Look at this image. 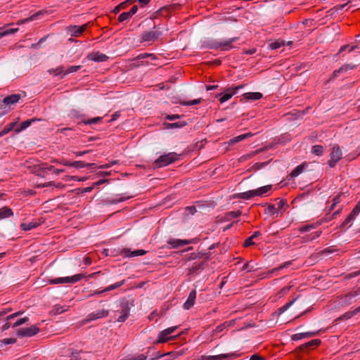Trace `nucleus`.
Returning <instances> with one entry per match:
<instances>
[{"mask_svg":"<svg viewBox=\"0 0 360 360\" xmlns=\"http://www.w3.org/2000/svg\"><path fill=\"white\" fill-rule=\"evenodd\" d=\"M239 37H232L224 41L208 39L202 42V46L209 49H220L223 51H229L234 48L233 44L238 41Z\"/></svg>","mask_w":360,"mask_h":360,"instance_id":"f257e3e1","label":"nucleus"},{"mask_svg":"<svg viewBox=\"0 0 360 360\" xmlns=\"http://www.w3.org/2000/svg\"><path fill=\"white\" fill-rule=\"evenodd\" d=\"M179 155L174 152H171L167 154L160 155L153 162V167L158 168V167L167 166V165L174 162L176 160H177L179 159Z\"/></svg>","mask_w":360,"mask_h":360,"instance_id":"f03ea898","label":"nucleus"},{"mask_svg":"<svg viewBox=\"0 0 360 360\" xmlns=\"http://www.w3.org/2000/svg\"><path fill=\"white\" fill-rule=\"evenodd\" d=\"M133 302L129 303V301L127 298H122L120 302V307L121 309L122 315L120 316L117 321L118 322H124L129 316L131 306H133Z\"/></svg>","mask_w":360,"mask_h":360,"instance_id":"7ed1b4c3","label":"nucleus"},{"mask_svg":"<svg viewBox=\"0 0 360 360\" xmlns=\"http://www.w3.org/2000/svg\"><path fill=\"white\" fill-rule=\"evenodd\" d=\"M342 150L339 146L335 145L332 148V150L330 153V158L328 161V164L330 167H334L338 162L342 158Z\"/></svg>","mask_w":360,"mask_h":360,"instance_id":"20e7f679","label":"nucleus"},{"mask_svg":"<svg viewBox=\"0 0 360 360\" xmlns=\"http://www.w3.org/2000/svg\"><path fill=\"white\" fill-rule=\"evenodd\" d=\"M177 328V326H172L161 331L158 335V342L164 343L171 340H174L176 336H169V335L173 333Z\"/></svg>","mask_w":360,"mask_h":360,"instance_id":"39448f33","label":"nucleus"},{"mask_svg":"<svg viewBox=\"0 0 360 360\" xmlns=\"http://www.w3.org/2000/svg\"><path fill=\"white\" fill-rule=\"evenodd\" d=\"M243 88V86L227 88L224 93L219 94L217 97H219V101L223 103L229 100L233 96L237 94L238 91Z\"/></svg>","mask_w":360,"mask_h":360,"instance_id":"423d86ee","label":"nucleus"},{"mask_svg":"<svg viewBox=\"0 0 360 360\" xmlns=\"http://www.w3.org/2000/svg\"><path fill=\"white\" fill-rule=\"evenodd\" d=\"M162 35L159 30L146 31L141 34V42H153L158 40Z\"/></svg>","mask_w":360,"mask_h":360,"instance_id":"0eeeda50","label":"nucleus"},{"mask_svg":"<svg viewBox=\"0 0 360 360\" xmlns=\"http://www.w3.org/2000/svg\"><path fill=\"white\" fill-rule=\"evenodd\" d=\"M20 98V94H12L3 98L1 103L4 108V114L8 113L10 110V105L18 103Z\"/></svg>","mask_w":360,"mask_h":360,"instance_id":"6e6552de","label":"nucleus"},{"mask_svg":"<svg viewBox=\"0 0 360 360\" xmlns=\"http://www.w3.org/2000/svg\"><path fill=\"white\" fill-rule=\"evenodd\" d=\"M39 332V328L33 325L29 328H23L18 329L16 332V334L18 337L23 338V337H32L37 333Z\"/></svg>","mask_w":360,"mask_h":360,"instance_id":"1a4fd4ad","label":"nucleus"},{"mask_svg":"<svg viewBox=\"0 0 360 360\" xmlns=\"http://www.w3.org/2000/svg\"><path fill=\"white\" fill-rule=\"evenodd\" d=\"M205 257L202 258V260L200 262H195L192 266L188 269L189 274H198L200 271H202L205 266L207 265V261Z\"/></svg>","mask_w":360,"mask_h":360,"instance_id":"9d476101","label":"nucleus"},{"mask_svg":"<svg viewBox=\"0 0 360 360\" xmlns=\"http://www.w3.org/2000/svg\"><path fill=\"white\" fill-rule=\"evenodd\" d=\"M149 352H150V349L148 351L146 356L144 354H140L136 357L129 359L128 360H146V359L148 356L150 357L149 360H155V359H158L160 358L161 356H163L165 355V354H161L160 352H156L155 354L149 356L148 355ZM166 355H170L173 357H175L176 354H175V352H169Z\"/></svg>","mask_w":360,"mask_h":360,"instance_id":"9b49d317","label":"nucleus"},{"mask_svg":"<svg viewBox=\"0 0 360 360\" xmlns=\"http://www.w3.org/2000/svg\"><path fill=\"white\" fill-rule=\"evenodd\" d=\"M210 256V252H203L198 250L197 252L186 254L184 257L186 261H193L196 259H200L204 257H205L207 259H209Z\"/></svg>","mask_w":360,"mask_h":360,"instance_id":"f8f14e48","label":"nucleus"},{"mask_svg":"<svg viewBox=\"0 0 360 360\" xmlns=\"http://www.w3.org/2000/svg\"><path fill=\"white\" fill-rule=\"evenodd\" d=\"M108 314H109V311L108 310H105V309L98 310L96 312H92V313L89 314L87 316L86 319H84L82 322L84 323H89L91 321H94V320L98 319L100 318L106 317L108 316Z\"/></svg>","mask_w":360,"mask_h":360,"instance_id":"ddd939ff","label":"nucleus"},{"mask_svg":"<svg viewBox=\"0 0 360 360\" xmlns=\"http://www.w3.org/2000/svg\"><path fill=\"white\" fill-rule=\"evenodd\" d=\"M86 24L82 25V26L70 25L68 27L67 30L72 37H77L81 35L86 30Z\"/></svg>","mask_w":360,"mask_h":360,"instance_id":"4468645a","label":"nucleus"},{"mask_svg":"<svg viewBox=\"0 0 360 360\" xmlns=\"http://www.w3.org/2000/svg\"><path fill=\"white\" fill-rule=\"evenodd\" d=\"M359 294V293L358 292V291H356V290H352L351 292H349L344 297H341V299H340L341 304L342 305L351 304L352 303L355 302V298Z\"/></svg>","mask_w":360,"mask_h":360,"instance_id":"2eb2a0df","label":"nucleus"},{"mask_svg":"<svg viewBox=\"0 0 360 360\" xmlns=\"http://www.w3.org/2000/svg\"><path fill=\"white\" fill-rule=\"evenodd\" d=\"M235 323L234 320L224 321V323L219 324L216 327L214 330L212 332V337H216L219 333H221L224 330L227 329L228 328L233 326Z\"/></svg>","mask_w":360,"mask_h":360,"instance_id":"dca6fc26","label":"nucleus"},{"mask_svg":"<svg viewBox=\"0 0 360 360\" xmlns=\"http://www.w3.org/2000/svg\"><path fill=\"white\" fill-rule=\"evenodd\" d=\"M125 283V280H122L119 282H117L114 284H112L109 286H108L107 288H105V289L102 290H96L94 291V293L91 294L89 296H93V295H99V294H101L103 292H109V291H111V290H113L115 289H117L118 288H120V286L123 285Z\"/></svg>","mask_w":360,"mask_h":360,"instance_id":"f3484780","label":"nucleus"},{"mask_svg":"<svg viewBox=\"0 0 360 360\" xmlns=\"http://www.w3.org/2000/svg\"><path fill=\"white\" fill-rule=\"evenodd\" d=\"M318 334L319 331H309L305 333H296L292 335L291 340L293 341H297L304 338L314 337Z\"/></svg>","mask_w":360,"mask_h":360,"instance_id":"a211bd4d","label":"nucleus"},{"mask_svg":"<svg viewBox=\"0 0 360 360\" xmlns=\"http://www.w3.org/2000/svg\"><path fill=\"white\" fill-rule=\"evenodd\" d=\"M321 340H319V339L311 340L300 345L298 347V349L300 351H304L306 349H314V348L318 347L321 344Z\"/></svg>","mask_w":360,"mask_h":360,"instance_id":"6ab92c4d","label":"nucleus"},{"mask_svg":"<svg viewBox=\"0 0 360 360\" xmlns=\"http://www.w3.org/2000/svg\"><path fill=\"white\" fill-rule=\"evenodd\" d=\"M357 65H353L352 63L345 64V65H342L339 69L333 71V76H332L331 79H334V78L337 77L338 76V74H340L341 72H347L349 70L355 69L357 67Z\"/></svg>","mask_w":360,"mask_h":360,"instance_id":"aec40b11","label":"nucleus"},{"mask_svg":"<svg viewBox=\"0 0 360 360\" xmlns=\"http://www.w3.org/2000/svg\"><path fill=\"white\" fill-rule=\"evenodd\" d=\"M191 243V240L181 239H170L168 241V244L170 245L172 248L183 247L186 245L190 244Z\"/></svg>","mask_w":360,"mask_h":360,"instance_id":"412c9836","label":"nucleus"},{"mask_svg":"<svg viewBox=\"0 0 360 360\" xmlns=\"http://www.w3.org/2000/svg\"><path fill=\"white\" fill-rule=\"evenodd\" d=\"M195 298H196V290H193L189 293L187 300L184 304V308L185 309H190L194 305Z\"/></svg>","mask_w":360,"mask_h":360,"instance_id":"4be33fe9","label":"nucleus"},{"mask_svg":"<svg viewBox=\"0 0 360 360\" xmlns=\"http://www.w3.org/2000/svg\"><path fill=\"white\" fill-rule=\"evenodd\" d=\"M181 5L179 4H174L168 6H165L160 8L158 11L155 12L157 15H163L164 11H167L168 13L172 12L176 9L180 8Z\"/></svg>","mask_w":360,"mask_h":360,"instance_id":"5701e85b","label":"nucleus"},{"mask_svg":"<svg viewBox=\"0 0 360 360\" xmlns=\"http://www.w3.org/2000/svg\"><path fill=\"white\" fill-rule=\"evenodd\" d=\"M88 58L95 62H105L108 59V57L105 54L96 52L89 55Z\"/></svg>","mask_w":360,"mask_h":360,"instance_id":"b1692460","label":"nucleus"},{"mask_svg":"<svg viewBox=\"0 0 360 360\" xmlns=\"http://www.w3.org/2000/svg\"><path fill=\"white\" fill-rule=\"evenodd\" d=\"M85 278L83 274H75L72 276L63 277V283H75Z\"/></svg>","mask_w":360,"mask_h":360,"instance_id":"393cba45","label":"nucleus"},{"mask_svg":"<svg viewBox=\"0 0 360 360\" xmlns=\"http://www.w3.org/2000/svg\"><path fill=\"white\" fill-rule=\"evenodd\" d=\"M122 252L124 254L126 257H136L143 255L146 253V251L143 250H136L134 251H131L130 249L124 248Z\"/></svg>","mask_w":360,"mask_h":360,"instance_id":"a878e982","label":"nucleus"},{"mask_svg":"<svg viewBox=\"0 0 360 360\" xmlns=\"http://www.w3.org/2000/svg\"><path fill=\"white\" fill-rule=\"evenodd\" d=\"M46 170L52 171L56 174H59L61 172H64L63 169H56L53 166H49L47 167H40L38 170V175L41 176H44V173Z\"/></svg>","mask_w":360,"mask_h":360,"instance_id":"bb28decb","label":"nucleus"},{"mask_svg":"<svg viewBox=\"0 0 360 360\" xmlns=\"http://www.w3.org/2000/svg\"><path fill=\"white\" fill-rule=\"evenodd\" d=\"M39 120L37 119V118H32V119H30V120H27L25 121H23L19 127H17L15 129V133H19L21 131L27 129L28 127H30L32 123L36 122V121H38Z\"/></svg>","mask_w":360,"mask_h":360,"instance_id":"cd10ccee","label":"nucleus"},{"mask_svg":"<svg viewBox=\"0 0 360 360\" xmlns=\"http://www.w3.org/2000/svg\"><path fill=\"white\" fill-rule=\"evenodd\" d=\"M252 136H253V134L251 132L240 134L238 136H236V137L230 139L228 143L229 145H233L234 143L240 142V141H241L247 138L251 137Z\"/></svg>","mask_w":360,"mask_h":360,"instance_id":"c85d7f7f","label":"nucleus"},{"mask_svg":"<svg viewBox=\"0 0 360 360\" xmlns=\"http://www.w3.org/2000/svg\"><path fill=\"white\" fill-rule=\"evenodd\" d=\"M13 215V210L8 207H3L0 208V220L8 218Z\"/></svg>","mask_w":360,"mask_h":360,"instance_id":"c756f323","label":"nucleus"},{"mask_svg":"<svg viewBox=\"0 0 360 360\" xmlns=\"http://www.w3.org/2000/svg\"><path fill=\"white\" fill-rule=\"evenodd\" d=\"M245 100H259L262 98V94L260 92H248L243 95Z\"/></svg>","mask_w":360,"mask_h":360,"instance_id":"7c9ffc66","label":"nucleus"},{"mask_svg":"<svg viewBox=\"0 0 360 360\" xmlns=\"http://www.w3.org/2000/svg\"><path fill=\"white\" fill-rule=\"evenodd\" d=\"M307 166L306 162H303L301 165L297 166L290 173V176L292 178L297 177L298 175H300L304 169Z\"/></svg>","mask_w":360,"mask_h":360,"instance_id":"2f4dec72","label":"nucleus"},{"mask_svg":"<svg viewBox=\"0 0 360 360\" xmlns=\"http://www.w3.org/2000/svg\"><path fill=\"white\" fill-rule=\"evenodd\" d=\"M272 188L271 185L262 186L257 189L253 190L255 196H262L264 194L269 192Z\"/></svg>","mask_w":360,"mask_h":360,"instance_id":"473e14b6","label":"nucleus"},{"mask_svg":"<svg viewBox=\"0 0 360 360\" xmlns=\"http://www.w3.org/2000/svg\"><path fill=\"white\" fill-rule=\"evenodd\" d=\"M95 166V163H85L83 161H74L71 163V167L75 168L92 167Z\"/></svg>","mask_w":360,"mask_h":360,"instance_id":"72a5a7b5","label":"nucleus"},{"mask_svg":"<svg viewBox=\"0 0 360 360\" xmlns=\"http://www.w3.org/2000/svg\"><path fill=\"white\" fill-rule=\"evenodd\" d=\"M254 191L253 190L248 191L243 193H237L234 195V198H240V199H244V200H248L252 198H254Z\"/></svg>","mask_w":360,"mask_h":360,"instance_id":"f704fd0d","label":"nucleus"},{"mask_svg":"<svg viewBox=\"0 0 360 360\" xmlns=\"http://www.w3.org/2000/svg\"><path fill=\"white\" fill-rule=\"evenodd\" d=\"M167 129L182 128L188 124L186 121H179L173 123L165 122L164 124Z\"/></svg>","mask_w":360,"mask_h":360,"instance_id":"c9c22d12","label":"nucleus"},{"mask_svg":"<svg viewBox=\"0 0 360 360\" xmlns=\"http://www.w3.org/2000/svg\"><path fill=\"white\" fill-rule=\"evenodd\" d=\"M237 356L235 353H229V354H221L218 355L212 356L213 360H224L229 359H234Z\"/></svg>","mask_w":360,"mask_h":360,"instance_id":"e433bc0d","label":"nucleus"},{"mask_svg":"<svg viewBox=\"0 0 360 360\" xmlns=\"http://www.w3.org/2000/svg\"><path fill=\"white\" fill-rule=\"evenodd\" d=\"M16 124L17 122H13L5 126V127L0 131V137L7 134L8 132L12 131L15 128Z\"/></svg>","mask_w":360,"mask_h":360,"instance_id":"4c0bfd02","label":"nucleus"},{"mask_svg":"<svg viewBox=\"0 0 360 360\" xmlns=\"http://www.w3.org/2000/svg\"><path fill=\"white\" fill-rule=\"evenodd\" d=\"M242 214V212L240 210L237 211H231L225 213L224 219L225 220H231L232 219L238 217Z\"/></svg>","mask_w":360,"mask_h":360,"instance_id":"58836bf2","label":"nucleus"},{"mask_svg":"<svg viewBox=\"0 0 360 360\" xmlns=\"http://www.w3.org/2000/svg\"><path fill=\"white\" fill-rule=\"evenodd\" d=\"M296 300V298L292 300L291 301L287 302L285 305H283V307L278 308L275 312L274 314H277V315H281V314H283L284 311H285Z\"/></svg>","mask_w":360,"mask_h":360,"instance_id":"ea45409f","label":"nucleus"},{"mask_svg":"<svg viewBox=\"0 0 360 360\" xmlns=\"http://www.w3.org/2000/svg\"><path fill=\"white\" fill-rule=\"evenodd\" d=\"M321 223L320 221H317L316 223L312 224L304 225L299 228V231L300 232H307L309 231L311 229H316L319 225H321Z\"/></svg>","mask_w":360,"mask_h":360,"instance_id":"a19ab883","label":"nucleus"},{"mask_svg":"<svg viewBox=\"0 0 360 360\" xmlns=\"http://www.w3.org/2000/svg\"><path fill=\"white\" fill-rule=\"evenodd\" d=\"M18 30V28L6 29L5 27H0V38L10 34H14Z\"/></svg>","mask_w":360,"mask_h":360,"instance_id":"79ce46f5","label":"nucleus"},{"mask_svg":"<svg viewBox=\"0 0 360 360\" xmlns=\"http://www.w3.org/2000/svg\"><path fill=\"white\" fill-rule=\"evenodd\" d=\"M324 148L321 145H315L312 146L311 153L316 155L321 156L323 154Z\"/></svg>","mask_w":360,"mask_h":360,"instance_id":"37998d69","label":"nucleus"},{"mask_svg":"<svg viewBox=\"0 0 360 360\" xmlns=\"http://www.w3.org/2000/svg\"><path fill=\"white\" fill-rule=\"evenodd\" d=\"M102 120V117H96L91 119H82L79 123H84V124H96Z\"/></svg>","mask_w":360,"mask_h":360,"instance_id":"c03bdc74","label":"nucleus"},{"mask_svg":"<svg viewBox=\"0 0 360 360\" xmlns=\"http://www.w3.org/2000/svg\"><path fill=\"white\" fill-rule=\"evenodd\" d=\"M37 226V224L36 222L22 223L20 224V228L23 231H30Z\"/></svg>","mask_w":360,"mask_h":360,"instance_id":"a18cd8bd","label":"nucleus"},{"mask_svg":"<svg viewBox=\"0 0 360 360\" xmlns=\"http://www.w3.org/2000/svg\"><path fill=\"white\" fill-rule=\"evenodd\" d=\"M276 200H278L277 208H276L278 212L285 210L284 207L288 206L285 199L276 198Z\"/></svg>","mask_w":360,"mask_h":360,"instance_id":"49530a36","label":"nucleus"},{"mask_svg":"<svg viewBox=\"0 0 360 360\" xmlns=\"http://www.w3.org/2000/svg\"><path fill=\"white\" fill-rule=\"evenodd\" d=\"M202 102V98L194 99L190 101H180L179 104L184 106H189L200 104Z\"/></svg>","mask_w":360,"mask_h":360,"instance_id":"de8ad7c7","label":"nucleus"},{"mask_svg":"<svg viewBox=\"0 0 360 360\" xmlns=\"http://www.w3.org/2000/svg\"><path fill=\"white\" fill-rule=\"evenodd\" d=\"M67 309H65L64 306H60V305H55L52 311L50 312L53 315H58L60 314L64 311H65Z\"/></svg>","mask_w":360,"mask_h":360,"instance_id":"09e8293b","label":"nucleus"},{"mask_svg":"<svg viewBox=\"0 0 360 360\" xmlns=\"http://www.w3.org/2000/svg\"><path fill=\"white\" fill-rule=\"evenodd\" d=\"M284 45H285V43L283 41H274V42H271V44H269V47L271 50H276V49L281 48V46H283Z\"/></svg>","mask_w":360,"mask_h":360,"instance_id":"8fccbe9b","label":"nucleus"},{"mask_svg":"<svg viewBox=\"0 0 360 360\" xmlns=\"http://www.w3.org/2000/svg\"><path fill=\"white\" fill-rule=\"evenodd\" d=\"M82 68V66L81 65H72V66H70L66 70L65 72H64L62 78L68 75V74H70V73H72V72H77L78 70H79L80 69Z\"/></svg>","mask_w":360,"mask_h":360,"instance_id":"3c124183","label":"nucleus"},{"mask_svg":"<svg viewBox=\"0 0 360 360\" xmlns=\"http://www.w3.org/2000/svg\"><path fill=\"white\" fill-rule=\"evenodd\" d=\"M132 15L130 14V13L128 12H123L118 16V20L119 22H122L124 20H127L129 19Z\"/></svg>","mask_w":360,"mask_h":360,"instance_id":"603ef678","label":"nucleus"},{"mask_svg":"<svg viewBox=\"0 0 360 360\" xmlns=\"http://www.w3.org/2000/svg\"><path fill=\"white\" fill-rule=\"evenodd\" d=\"M265 213L269 214L271 215H274V214L278 213V212H277L274 205L269 204L267 206V208L265 209Z\"/></svg>","mask_w":360,"mask_h":360,"instance_id":"864d4df0","label":"nucleus"},{"mask_svg":"<svg viewBox=\"0 0 360 360\" xmlns=\"http://www.w3.org/2000/svg\"><path fill=\"white\" fill-rule=\"evenodd\" d=\"M321 233H322L321 231H317L314 233L307 235L306 236V240H313L319 238L321 236Z\"/></svg>","mask_w":360,"mask_h":360,"instance_id":"5fc2aeb1","label":"nucleus"},{"mask_svg":"<svg viewBox=\"0 0 360 360\" xmlns=\"http://www.w3.org/2000/svg\"><path fill=\"white\" fill-rule=\"evenodd\" d=\"M360 212V200L356 205V206L353 208L352 212H350V215H352L354 218H355Z\"/></svg>","mask_w":360,"mask_h":360,"instance_id":"6e6d98bb","label":"nucleus"},{"mask_svg":"<svg viewBox=\"0 0 360 360\" xmlns=\"http://www.w3.org/2000/svg\"><path fill=\"white\" fill-rule=\"evenodd\" d=\"M29 321V319L27 317H23L21 319H18L12 326L13 328H15L17 326H19L22 324H24L27 323Z\"/></svg>","mask_w":360,"mask_h":360,"instance_id":"4d7b16f0","label":"nucleus"},{"mask_svg":"<svg viewBox=\"0 0 360 360\" xmlns=\"http://www.w3.org/2000/svg\"><path fill=\"white\" fill-rule=\"evenodd\" d=\"M150 58L152 60H155L156 59V56L154 54V53H142V54H140L136 58L137 59H143V58Z\"/></svg>","mask_w":360,"mask_h":360,"instance_id":"13d9d810","label":"nucleus"},{"mask_svg":"<svg viewBox=\"0 0 360 360\" xmlns=\"http://www.w3.org/2000/svg\"><path fill=\"white\" fill-rule=\"evenodd\" d=\"M48 72L50 73V74H53L54 73L55 75H60L63 72V66H59L57 68L54 69V68H52V69H50L48 70Z\"/></svg>","mask_w":360,"mask_h":360,"instance_id":"bf43d9fd","label":"nucleus"},{"mask_svg":"<svg viewBox=\"0 0 360 360\" xmlns=\"http://www.w3.org/2000/svg\"><path fill=\"white\" fill-rule=\"evenodd\" d=\"M65 179L66 180L72 179V180H75V181H84L88 179V177L87 176H82V177L79 178L77 176H67L65 177Z\"/></svg>","mask_w":360,"mask_h":360,"instance_id":"052dcab7","label":"nucleus"},{"mask_svg":"<svg viewBox=\"0 0 360 360\" xmlns=\"http://www.w3.org/2000/svg\"><path fill=\"white\" fill-rule=\"evenodd\" d=\"M355 314L354 313L353 311H347L346 313H345L344 314L341 315L340 317H339V319L340 320H345V319H351L352 316H354Z\"/></svg>","mask_w":360,"mask_h":360,"instance_id":"680f3d73","label":"nucleus"},{"mask_svg":"<svg viewBox=\"0 0 360 360\" xmlns=\"http://www.w3.org/2000/svg\"><path fill=\"white\" fill-rule=\"evenodd\" d=\"M48 283L49 284H53V285L63 284V277L49 279L48 281Z\"/></svg>","mask_w":360,"mask_h":360,"instance_id":"e2e57ef3","label":"nucleus"},{"mask_svg":"<svg viewBox=\"0 0 360 360\" xmlns=\"http://www.w3.org/2000/svg\"><path fill=\"white\" fill-rule=\"evenodd\" d=\"M335 252V249H333L332 247H328L327 248H325L324 250L320 251L317 254L319 255H323L326 254H330Z\"/></svg>","mask_w":360,"mask_h":360,"instance_id":"0e129e2a","label":"nucleus"},{"mask_svg":"<svg viewBox=\"0 0 360 360\" xmlns=\"http://www.w3.org/2000/svg\"><path fill=\"white\" fill-rule=\"evenodd\" d=\"M184 115H178V114H175V115H167L165 116V120H175L176 119H180L181 117H183Z\"/></svg>","mask_w":360,"mask_h":360,"instance_id":"69168bd1","label":"nucleus"},{"mask_svg":"<svg viewBox=\"0 0 360 360\" xmlns=\"http://www.w3.org/2000/svg\"><path fill=\"white\" fill-rule=\"evenodd\" d=\"M243 271H246L248 272H251L254 271V266L250 265L249 262H246L243 264L242 267Z\"/></svg>","mask_w":360,"mask_h":360,"instance_id":"338daca9","label":"nucleus"},{"mask_svg":"<svg viewBox=\"0 0 360 360\" xmlns=\"http://www.w3.org/2000/svg\"><path fill=\"white\" fill-rule=\"evenodd\" d=\"M353 219H354V218L349 214L347 218L344 220V221L341 224V226L342 227H345L346 226L347 224H349Z\"/></svg>","mask_w":360,"mask_h":360,"instance_id":"774afa93","label":"nucleus"}]
</instances>
